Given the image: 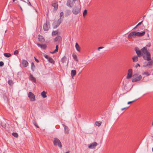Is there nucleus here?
Instances as JSON below:
<instances>
[{
    "label": "nucleus",
    "mask_w": 153,
    "mask_h": 153,
    "mask_svg": "<svg viewBox=\"0 0 153 153\" xmlns=\"http://www.w3.org/2000/svg\"><path fill=\"white\" fill-rule=\"evenodd\" d=\"M142 78V77L141 75L135 74L133 76L132 81L133 82L138 81L141 80Z\"/></svg>",
    "instance_id": "nucleus-1"
},
{
    "label": "nucleus",
    "mask_w": 153,
    "mask_h": 153,
    "mask_svg": "<svg viewBox=\"0 0 153 153\" xmlns=\"http://www.w3.org/2000/svg\"><path fill=\"white\" fill-rule=\"evenodd\" d=\"M53 143L55 146H58L60 148L62 147V145L60 140L57 137L54 138Z\"/></svg>",
    "instance_id": "nucleus-2"
},
{
    "label": "nucleus",
    "mask_w": 153,
    "mask_h": 153,
    "mask_svg": "<svg viewBox=\"0 0 153 153\" xmlns=\"http://www.w3.org/2000/svg\"><path fill=\"white\" fill-rule=\"evenodd\" d=\"M62 21V19H59L57 22L56 21H54L53 24V28L54 29L57 28L61 23Z\"/></svg>",
    "instance_id": "nucleus-3"
},
{
    "label": "nucleus",
    "mask_w": 153,
    "mask_h": 153,
    "mask_svg": "<svg viewBox=\"0 0 153 153\" xmlns=\"http://www.w3.org/2000/svg\"><path fill=\"white\" fill-rule=\"evenodd\" d=\"M50 27V22L48 21H46L45 23L43 26V30L45 31H48Z\"/></svg>",
    "instance_id": "nucleus-4"
},
{
    "label": "nucleus",
    "mask_w": 153,
    "mask_h": 153,
    "mask_svg": "<svg viewBox=\"0 0 153 153\" xmlns=\"http://www.w3.org/2000/svg\"><path fill=\"white\" fill-rule=\"evenodd\" d=\"M80 7H74L72 10V12L73 14L75 15L78 14L80 11Z\"/></svg>",
    "instance_id": "nucleus-5"
},
{
    "label": "nucleus",
    "mask_w": 153,
    "mask_h": 153,
    "mask_svg": "<svg viewBox=\"0 0 153 153\" xmlns=\"http://www.w3.org/2000/svg\"><path fill=\"white\" fill-rule=\"evenodd\" d=\"M28 96L29 98L31 101H34L35 100V96L31 92H30L28 93Z\"/></svg>",
    "instance_id": "nucleus-6"
},
{
    "label": "nucleus",
    "mask_w": 153,
    "mask_h": 153,
    "mask_svg": "<svg viewBox=\"0 0 153 153\" xmlns=\"http://www.w3.org/2000/svg\"><path fill=\"white\" fill-rule=\"evenodd\" d=\"M76 1V0H68L67 3V5L68 6L72 7L74 5Z\"/></svg>",
    "instance_id": "nucleus-7"
},
{
    "label": "nucleus",
    "mask_w": 153,
    "mask_h": 153,
    "mask_svg": "<svg viewBox=\"0 0 153 153\" xmlns=\"http://www.w3.org/2000/svg\"><path fill=\"white\" fill-rule=\"evenodd\" d=\"M134 50L137 55V56L139 57H140L143 55V53H142L141 50H140L138 48H135Z\"/></svg>",
    "instance_id": "nucleus-8"
},
{
    "label": "nucleus",
    "mask_w": 153,
    "mask_h": 153,
    "mask_svg": "<svg viewBox=\"0 0 153 153\" xmlns=\"http://www.w3.org/2000/svg\"><path fill=\"white\" fill-rule=\"evenodd\" d=\"M98 144L97 142H94L88 145L89 148L91 149H95L97 145Z\"/></svg>",
    "instance_id": "nucleus-9"
},
{
    "label": "nucleus",
    "mask_w": 153,
    "mask_h": 153,
    "mask_svg": "<svg viewBox=\"0 0 153 153\" xmlns=\"http://www.w3.org/2000/svg\"><path fill=\"white\" fill-rule=\"evenodd\" d=\"M146 57L144 56H143V58L144 59H146L148 61H150L151 59V55L149 52H148L147 53L145 54Z\"/></svg>",
    "instance_id": "nucleus-10"
},
{
    "label": "nucleus",
    "mask_w": 153,
    "mask_h": 153,
    "mask_svg": "<svg viewBox=\"0 0 153 153\" xmlns=\"http://www.w3.org/2000/svg\"><path fill=\"white\" fill-rule=\"evenodd\" d=\"M132 70L131 69H130L128 70V74L126 76V78L127 79L130 78L132 75Z\"/></svg>",
    "instance_id": "nucleus-11"
},
{
    "label": "nucleus",
    "mask_w": 153,
    "mask_h": 153,
    "mask_svg": "<svg viewBox=\"0 0 153 153\" xmlns=\"http://www.w3.org/2000/svg\"><path fill=\"white\" fill-rule=\"evenodd\" d=\"M52 6L54 7V10H57L58 6L57 2L56 1H53L52 3Z\"/></svg>",
    "instance_id": "nucleus-12"
},
{
    "label": "nucleus",
    "mask_w": 153,
    "mask_h": 153,
    "mask_svg": "<svg viewBox=\"0 0 153 153\" xmlns=\"http://www.w3.org/2000/svg\"><path fill=\"white\" fill-rule=\"evenodd\" d=\"M136 36V32L133 31L130 33L128 35V37H131L132 38H135Z\"/></svg>",
    "instance_id": "nucleus-13"
},
{
    "label": "nucleus",
    "mask_w": 153,
    "mask_h": 153,
    "mask_svg": "<svg viewBox=\"0 0 153 153\" xmlns=\"http://www.w3.org/2000/svg\"><path fill=\"white\" fill-rule=\"evenodd\" d=\"M153 61H151L148 62L147 64L145 65H143V67H147L149 68H150L153 65Z\"/></svg>",
    "instance_id": "nucleus-14"
},
{
    "label": "nucleus",
    "mask_w": 153,
    "mask_h": 153,
    "mask_svg": "<svg viewBox=\"0 0 153 153\" xmlns=\"http://www.w3.org/2000/svg\"><path fill=\"white\" fill-rule=\"evenodd\" d=\"M38 39L39 41L41 42H42L45 41V39L43 37L40 35H39L38 36Z\"/></svg>",
    "instance_id": "nucleus-15"
},
{
    "label": "nucleus",
    "mask_w": 153,
    "mask_h": 153,
    "mask_svg": "<svg viewBox=\"0 0 153 153\" xmlns=\"http://www.w3.org/2000/svg\"><path fill=\"white\" fill-rule=\"evenodd\" d=\"M145 31H143L142 32H136V36L139 37L145 35Z\"/></svg>",
    "instance_id": "nucleus-16"
},
{
    "label": "nucleus",
    "mask_w": 153,
    "mask_h": 153,
    "mask_svg": "<svg viewBox=\"0 0 153 153\" xmlns=\"http://www.w3.org/2000/svg\"><path fill=\"white\" fill-rule=\"evenodd\" d=\"M22 64L23 66L25 67H26L28 65V62L25 59H23L22 60Z\"/></svg>",
    "instance_id": "nucleus-17"
},
{
    "label": "nucleus",
    "mask_w": 153,
    "mask_h": 153,
    "mask_svg": "<svg viewBox=\"0 0 153 153\" xmlns=\"http://www.w3.org/2000/svg\"><path fill=\"white\" fill-rule=\"evenodd\" d=\"M62 126L64 128V129H65L64 132H65V134H68L69 133V130H68V127L64 124H63Z\"/></svg>",
    "instance_id": "nucleus-18"
},
{
    "label": "nucleus",
    "mask_w": 153,
    "mask_h": 153,
    "mask_svg": "<svg viewBox=\"0 0 153 153\" xmlns=\"http://www.w3.org/2000/svg\"><path fill=\"white\" fill-rule=\"evenodd\" d=\"M37 46L39 47H40L44 49H46L47 46L46 45L43 44H40V43L37 44Z\"/></svg>",
    "instance_id": "nucleus-19"
},
{
    "label": "nucleus",
    "mask_w": 153,
    "mask_h": 153,
    "mask_svg": "<svg viewBox=\"0 0 153 153\" xmlns=\"http://www.w3.org/2000/svg\"><path fill=\"white\" fill-rule=\"evenodd\" d=\"M141 51L142 52V53H143V54H145L149 52L147 49L146 47H144L143 48L141 49Z\"/></svg>",
    "instance_id": "nucleus-20"
},
{
    "label": "nucleus",
    "mask_w": 153,
    "mask_h": 153,
    "mask_svg": "<svg viewBox=\"0 0 153 153\" xmlns=\"http://www.w3.org/2000/svg\"><path fill=\"white\" fill-rule=\"evenodd\" d=\"M54 41L55 42H60L62 41V37L61 36H58L55 38Z\"/></svg>",
    "instance_id": "nucleus-21"
},
{
    "label": "nucleus",
    "mask_w": 153,
    "mask_h": 153,
    "mask_svg": "<svg viewBox=\"0 0 153 153\" xmlns=\"http://www.w3.org/2000/svg\"><path fill=\"white\" fill-rule=\"evenodd\" d=\"M76 74V71L75 70H72L71 71V75L72 78Z\"/></svg>",
    "instance_id": "nucleus-22"
},
{
    "label": "nucleus",
    "mask_w": 153,
    "mask_h": 153,
    "mask_svg": "<svg viewBox=\"0 0 153 153\" xmlns=\"http://www.w3.org/2000/svg\"><path fill=\"white\" fill-rule=\"evenodd\" d=\"M75 48L77 51L79 52H80V47L77 43H76L75 44Z\"/></svg>",
    "instance_id": "nucleus-23"
},
{
    "label": "nucleus",
    "mask_w": 153,
    "mask_h": 153,
    "mask_svg": "<svg viewBox=\"0 0 153 153\" xmlns=\"http://www.w3.org/2000/svg\"><path fill=\"white\" fill-rule=\"evenodd\" d=\"M138 56H134L133 57L132 60L133 62H136L138 61Z\"/></svg>",
    "instance_id": "nucleus-24"
},
{
    "label": "nucleus",
    "mask_w": 153,
    "mask_h": 153,
    "mask_svg": "<svg viewBox=\"0 0 153 153\" xmlns=\"http://www.w3.org/2000/svg\"><path fill=\"white\" fill-rule=\"evenodd\" d=\"M30 79L34 82H36V79L35 78L33 77L32 75H30Z\"/></svg>",
    "instance_id": "nucleus-25"
},
{
    "label": "nucleus",
    "mask_w": 153,
    "mask_h": 153,
    "mask_svg": "<svg viewBox=\"0 0 153 153\" xmlns=\"http://www.w3.org/2000/svg\"><path fill=\"white\" fill-rule=\"evenodd\" d=\"M67 60V58L65 56H64L63 57L61 60V61L62 63H65Z\"/></svg>",
    "instance_id": "nucleus-26"
},
{
    "label": "nucleus",
    "mask_w": 153,
    "mask_h": 153,
    "mask_svg": "<svg viewBox=\"0 0 153 153\" xmlns=\"http://www.w3.org/2000/svg\"><path fill=\"white\" fill-rule=\"evenodd\" d=\"M48 61L51 63H52L53 64H54V61L53 60V59L51 57H50L49 58V59H48Z\"/></svg>",
    "instance_id": "nucleus-27"
},
{
    "label": "nucleus",
    "mask_w": 153,
    "mask_h": 153,
    "mask_svg": "<svg viewBox=\"0 0 153 153\" xmlns=\"http://www.w3.org/2000/svg\"><path fill=\"white\" fill-rule=\"evenodd\" d=\"M35 67V66L34 65V63L33 62H32L31 63V69L33 71H34V69Z\"/></svg>",
    "instance_id": "nucleus-28"
},
{
    "label": "nucleus",
    "mask_w": 153,
    "mask_h": 153,
    "mask_svg": "<svg viewBox=\"0 0 153 153\" xmlns=\"http://www.w3.org/2000/svg\"><path fill=\"white\" fill-rule=\"evenodd\" d=\"M4 56L7 57H9L11 56V54L9 53H4Z\"/></svg>",
    "instance_id": "nucleus-29"
},
{
    "label": "nucleus",
    "mask_w": 153,
    "mask_h": 153,
    "mask_svg": "<svg viewBox=\"0 0 153 153\" xmlns=\"http://www.w3.org/2000/svg\"><path fill=\"white\" fill-rule=\"evenodd\" d=\"M41 95L44 98H45L47 97L46 93L45 91H43L42 92Z\"/></svg>",
    "instance_id": "nucleus-30"
},
{
    "label": "nucleus",
    "mask_w": 153,
    "mask_h": 153,
    "mask_svg": "<svg viewBox=\"0 0 153 153\" xmlns=\"http://www.w3.org/2000/svg\"><path fill=\"white\" fill-rule=\"evenodd\" d=\"M142 75H146L147 76H149L150 74V73L148 72V71H146V72H145L144 73H143L142 74Z\"/></svg>",
    "instance_id": "nucleus-31"
},
{
    "label": "nucleus",
    "mask_w": 153,
    "mask_h": 153,
    "mask_svg": "<svg viewBox=\"0 0 153 153\" xmlns=\"http://www.w3.org/2000/svg\"><path fill=\"white\" fill-rule=\"evenodd\" d=\"M58 34L57 31H53L52 33V35L53 36H55Z\"/></svg>",
    "instance_id": "nucleus-32"
},
{
    "label": "nucleus",
    "mask_w": 153,
    "mask_h": 153,
    "mask_svg": "<svg viewBox=\"0 0 153 153\" xmlns=\"http://www.w3.org/2000/svg\"><path fill=\"white\" fill-rule=\"evenodd\" d=\"M63 12H61L60 13V18L59 19H62V20L63 19L64 16H63Z\"/></svg>",
    "instance_id": "nucleus-33"
},
{
    "label": "nucleus",
    "mask_w": 153,
    "mask_h": 153,
    "mask_svg": "<svg viewBox=\"0 0 153 153\" xmlns=\"http://www.w3.org/2000/svg\"><path fill=\"white\" fill-rule=\"evenodd\" d=\"M8 83L10 85H13V81L11 80H9L8 81Z\"/></svg>",
    "instance_id": "nucleus-34"
},
{
    "label": "nucleus",
    "mask_w": 153,
    "mask_h": 153,
    "mask_svg": "<svg viewBox=\"0 0 153 153\" xmlns=\"http://www.w3.org/2000/svg\"><path fill=\"white\" fill-rule=\"evenodd\" d=\"M12 135L13 136L16 137H17L18 136V135L16 133L13 132L12 133Z\"/></svg>",
    "instance_id": "nucleus-35"
},
{
    "label": "nucleus",
    "mask_w": 153,
    "mask_h": 153,
    "mask_svg": "<svg viewBox=\"0 0 153 153\" xmlns=\"http://www.w3.org/2000/svg\"><path fill=\"white\" fill-rule=\"evenodd\" d=\"M87 13V11L86 10H85L83 13V16L84 17L86 15Z\"/></svg>",
    "instance_id": "nucleus-36"
},
{
    "label": "nucleus",
    "mask_w": 153,
    "mask_h": 153,
    "mask_svg": "<svg viewBox=\"0 0 153 153\" xmlns=\"http://www.w3.org/2000/svg\"><path fill=\"white\" fill-rule=\"evenodd\" d=\"M95 125L97 126H100L101 125V123H100L99 122H97V121L95 123Z\"/></svg>",
    "instance_id": "nucleus-37"
},
{
    "label": "nucleus",
    "mask_w": 153,
    "mask_h": 153,
    "mask_svg": "<svg viewBox=\"0 0 153 153\" xmlns=\"http://www.w3.org/2000/svg\"><path fill=\"white\" fill-rule=\"evenodd\" d=\"M72 56H73V59H75V60L77 58V56H76V55H74V54H73L72 55Z\"/></svg>",
    "instance_id": "nucleus-38"
},
{
    "label": "nucleus",
    "mask_w": 153,
    "mask_h": 153,
    "mask_svg": "<svg viewBox=\"0 0 153 153\" xmlns=\"http://www.w3.org/2000/svg\"><path fill=\"white\" fill-rule=\"evenodd\" d=\"M44 56L45 58L47 59H48V60L49 58L50 57L48 55L46 54L44 55Z\"/></svg>",
    "instance_id": "nucleus-39"
},
{
    "label": "nucleus",
    "mask_w": 153,
    "mask_h": 153,
    "mask_svg": "<svg viewBox=\"0 0 153 153\" xmlns=\"http://www.w3.org/2000/svg\"><path fill=\"white\" fill-rule=\"evenodd\" d=\"M4 65V62L2 61H0V66L2 67Z\"/></svg>",
    "instance_id": "nucleus-40"
},
{
    "label": "nucleus",
    "mask_w": 153,
    "mask_h": 153,
    "mask_svg": "<svg viewBox=\"0 0 153 153\" xmlns=\"http://www.w3.org/2000/svg\"><path fill=\"white\" fill-rule=\"evenodd\" d=\"M19 53V51L18 50H16L14 52V53L15 55H17V54Z\"/></svg>",
    "instance_id": "nucleus-41"
},
{
    "label": "nucleus",
    "mask_w": 153,
    "mask_h": 153,
    "mask_svg": "<svg viewBox=\"0 0 153 153\" xmlns=\"http://www.w3.org/2000/svg\"><path fill=\"white\" fill-rule=\"evenodd\" d=\"M58 51V49H57H57H55V50L53 52H51V53H56V52H57Z\"/></svg>",
    "instance_id": "nucleus-42"
},
{
    "label": "nucleus",
    "mask_w": 153,
    "mask_h": 153,
    "mask_svg": "<svg viewBox=\"0 0 153 153\" xmlns=\"http://www.w3.org/2000/svg\"><path fill=\"white\" fill-rule=\"evenodd\" d=\"M136 100H134L133 101H129V102H128L127 103V104H129L131 103H132L133 102H134Z\"/></svg>",
    "instance_id": "nucleus-43"
},
{
    "label": "nucleus",
    "mask_w": 153,
    "mask_h": 153,
    "mask_svg": "<svg viewBox=\"0 0 153 153\" xmlns=\"http://www.w3.org/2000/svg\"><path fill=\"white\" fill-rule=\"evenodd\" d=\"M34 59L36 62L37 63L39 62V60L38 59H37L35 57H34Z\"/></svg>",
    "instance_id": "nucleus-44"
},
{
    "label": "nucleus",
    "mask_w": 153,
    "mask_h": 153,
    "mask_svg": "<svg viewBox=\"0 0 153 153\" xmlns=\"http://www.w3.org/2000/svg\"><path fill=\"white\" fill-rule=\"evenodd\" d=\"M135 67L136 68H137L138 67H140V65L139 64H137V65H135Z\"/></svg>",
    "instance_id": "nucleus-45"
},
{
    "label": "nucleus",
    "mask_w": 153,
    "mask_h": 153,
    "mask_svg": "<svg viewBox=\"0 0 153 153\" xmlns=\"http://www.w3.org/2000/svg\"><path fill=\"white\" fill-rule=\"evenodd\" d=\"M104 48V47H102V46L101 47H99L98 48L97 50H98L99 51V49H102V48Z\"/></svg>",
    "instance_id": "nucleus-46"
},
{
    "label": "nucleus",
    "mask_w": 153,
    "mask_h": 153,
    "mask_svg": "<svg viewBox=\"0 0 153 153\" xmlns=\"http://www.w3.org/2000/svg\"><path fill=\"white\" fill-rule=\"evenodd\" d=\"M27 4L28 5L31 6H32V5L31 4L30 2V1H28V2H27Z\"/></svg>",
    "instance_id": "nucleus-47"
},
{
    "label": "nucleus",
    "mask_w": 153,
    "mask_h": 153,
    "mask_svg": "<svg viewBox=\"0 0 153 153\" xmlns=\"http://www.w3.org/2000/svg\"><path fill=\"white\" fill-rule=\"evenodd\" d=\"M34 124L35 125V126L37 128H39V126H38V125L36 124V123H34Z\"/></svg>",
    "instance_id": "nucleus-48"
},
{
    "label": "nucleus",
    "mask_w": 153,
    "mask_h": 153,
    "mask_svg": "<svg viewBox=\"0 0 153 153\" xmlns=\"http://www.w3.org/2000/svg\"><path fill=\"white\" fill-rule=\"evenodd\" d=\"M143 21L142 20V21H141L140 22H139L137 25L138 26H139V25H140L143 22Z\"/></svg>",
    "instance_id": "nucleus-49"
},
{
    "label": "nucleus",
    "mask_w": 153,
    "mask_h": 153,
    "mask_svg": "<svg viewBox=\"0 0 153 153\" xmlns=\"http://www.w3.org/2000/svg\"><path fill=\"white\" fill-rule=\"evenodd\" d=\"M151 46V44L150 43H149L146 46H147L148 47H149Z\"/></svg>",
    "instance_id": "nucleus-50"
},
{
    "label": "nucleus",
    "mask_w": 153,
    "mask_h": 153,
    "mask_svg": "<svg viewBox=\"0 0 153 153\" xmlns=\"http://www.w3.org/2000/svg\"><path fill=\"white\" fill-rule=\"evenodd\" d=\"M128 107H125V108H122L121 109V110L123 111V110H124L125 109H127Z\"/></svg>",
    "instance_id": "nucleus-51"
},
{
    "label": "nucleus",
    "mask_w": 153,
    "mask_h": 153,
    "mask_svg": "<svg viewBox=\"0 0 153 153\" xmlns=\"http://www.w3.org/2000/svg\"><path fill=\"white\" fill-rule=\"evenodd\" d=\"M19 7H20V8L21 9V10L22 11L23 10H22V7H21V6L20 5H19Z\"/></svg>",
    "instance_id": "nucleus-52"
},
{
    "label": "nucleus",
    "mask_w": 153,
    "mask_h": 153,
    "mask_svg": "<svg viewBox=\"0 0 153 153\" xmlns=\"http://www.w3.org/2000/svg\"><path fill=\"white\" fill-rule=\"evenodd\" d=\"M138 26L137 25L133 29H135V28H136Z\"/></svg>",
    "instance_id": "nucleus-53"
},
{
    "label": "nucleus",
    "mask_w": 153,
    "mask_h": 153,
    "mask_svg": "<svg viewBox=\"0 0 153 153\" xmlns=\"http://www.w3.org/2000/svg\"><path fill=\"white\" fill-rule=\"evenodd\" d=\"M57 48L58 49V45H56V49H57Z\"/></svg>",
    "instance_id": "nucleus-54"
},
{
    "label": "nucleus",
    "mask_w": 153,
    "mask_h": 153,
    "mask_svg": "<svg viewBox=\"0 0 153 153\" xmlns=\"http://www.w3.org/2000/svg\"><path fill=\"white\" fill-rule=\"evenodd\" d=\"M70 152L69 151H67L65 152V153H69Z\"/></svg>",
    "instance_id": "nucleus-55"
},
{
    "label": "nucleus",
    "mask_w": 153,
    "mask_h": 153,
    "mask_svg": "<svg viewBox=\"0 0 153 153\" xmlns=\"http://www.w3.org/2000/svg\"><path fill=\"white\" fill-rule=\"evenodd\" d=\"M146 16V15H144L143 16V18H144Z\"/></svg>",
    "instance_id": "nucleus-56"
},
{
    "label": "nucleus",
    "mask_w": 153,
    "mask_h": 153,
    "mask_svg": "<svg viewBox=\"0 0 153 153\" xmlns=\"http://www.w3.org/2000/svg\"><path fill=\"white\" fill-rule=\"evenodd\" d=\"M15 1V0H13V2H14Z\"/></svg>",
    "instance_id": "nucleus-57"
},
{
    "label": "nucleus",
    "mask_w": 153,
    "mask_h": 153,
    "mask_svg": "<svg viewBox=\"0 0 153 153\" xmlns=\"http://www.w3.org/2000/svg\"><path fill=\"white\" fill-rule=\"evenodd\" d=\"M2 126L3 127H4L3 126H2Z\"/></svg>",
    "instance_id": "nucleus-58"
},
{
    "label": "nucleus",
    "mask_w": 153,
    "mask_h": 153,
    "mask_svg": "<svg viewBox=\"0 0 153 153\" xmlns=\"http://www.w3.org/2000/svg\"><path fill=\"white\" fill-rule=\"evenodd\" d=\"M152 151L153 152V148H152Z\"/></svg>",
    "instance_id": "nucleus-59"
},
{
    "label": "nucleus",
    "mask_w": 153,
    "mask_h": 153,
    "mask_svg": "<svg viewBox=\"0 0 153 153\" xmlns=\"http://www.w3.org/2000/svg\"><path fill=\"white\" fill-rule=\"evenodd\" d=\"M152 125H153V122H152Z\"/></svg>",
    "instance_id": "nucleus-60"
},
{
    "label": "nucleus",
    "mask_w": 153,
    "mask_h": 153,
    "mask_svg": "<svg viewBox=\"0 0 153 153\" xmlns=\"http://www.w3.org/2000/svg\"><path fill=\"white\" fill-rule=\"evenodd\" d=\"M29 1V0H27V1Z\"/></svg>",
    "instance_id": "nucleus-61"
},
{
    "label": "nucleus",
    "mask_w": 153,
    "mask_h": 153,
    "mask_svg": "<svg viewBox=\"0 0 153 153\" xmlns=\"http://www.w3.org/2000/svg\"><path fill=\"white\" fill-rule=\"evenodd\" d=\"M29 1V0H27V1Z\"/></svg>",
    "instance_id": "nucleus-62"
}]
</instances>
